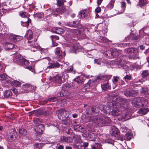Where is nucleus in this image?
Wrapping results in <instances>:
<instances>
[{"mask_svg":"<svg viewBox=\"0 0 149 149\" xmlns=\"http://www.w3.org/2000/svg\"><path fill=\"white\" fill-rule=\"evenodd\" d=\"M51 38L52 39V41H53V39H55L56 40H58L59 39V37L56 36H51Z\"/></svg>","mask_w":149,"mask_h":149,"instance_id":"64","label":"nucleus"},{"mask_svg":"<svg viewBox=\"0 0 149 149\" xmlns=\"http://www.w3.org/2000/svg\"><path fill=\"white\" fill-rule=\"evenodd\" d=\"M20 15L22 17H24L26 19L21 22L22 25L23 26L27 27L29 23L31 21V19L29 18L28 13L25 12L22 13L20 14Z\"/></svg>","mask_w":149,"mask_h":149,"instance_id":"6","label":"nucleus"},{"mask_svg":"<svg viewBox=\"0 0 149 149\" xmlns=\"http://www.w3.org/2000/svg\"><path fill=\"white\" fill-rule=\"evenodd\" d=\"M101 86L103 90H107L111 88V86L109 85L108 81L102 83Z\"/></svg>","mask_w":149,"mask_h":149,"instance_id":"17","label":"nucleus"},{"mask_svg":"<svg viewBox=\"0 0 149 149\" xmlns=\"http://www.w3.org/2000/svg\"><path fill=\"white\" fill-rule=\"evenodd\" d=\"M125 50H126L127 52L130 54L133 53L135 52H137V49L134 47L129 48L127 49H125Z\"/></svg>","mask_w":149,"mask_h":149,"instance_id":"35","label":"nucleus"},{"mask_svg":"<svg viewBox=\"0 0 149 149\" xmlns=\"http://www.w3.org/2000/svg\"><path fill=\"white\" fill-rule=\"evenodd\" d=\"M149 74V73L147 70L143 71L141 73V75L143 77H147Z\"/></svg>","mask_w":149,"mask_h":149,"instance_id":"48","label":"nucleus"},{"mask_svg":"<svg viewBox=\"0 0 149 149\" xmlns=\"http://www.w3.org/2000/svg\"><path fill=\"white\" fill-rule=\"evenodd\" d=\"M130 116L128 115V113L126 112L125 113L124 115H123L121 118H119V120H122L123 121H125L128 119H130Z\"/></svg>","mask_w":149,"mask_h":149,"instance_id":"25","label":"nucleus"},{"mask_svg":"<svg viewBox=\"0 0 149 149\" xmlns=\"http://www.w3.org/2000/svg\"><path fill=\"white\" fill-rule=\"evenodd\" d=\"M91 146L92 149H102L101 145L97 143H95Z\"/></svg>","mask_w":149,"mask_h":149,"instance_id":"34","label":"nucleus"},{"mask_svg":"<svg viewBox=\"0 0 149 149\" xmlns=\"http://www.w3.org/2000/svg\"><path fill=\"white\" fill-rule=\"evenodd\" d=\"M121 7L122 8V12L123 13L126 7V3L125 2H121Z\"/></svg>","mask_w":149,"mask_h":149,"instance_id":"53","label":"nucleus"},{"mask_svg":"<svg viewBox=\"0 0 149 149\" xmlns=\"http://www.w3.org/2000/svg\"><path fill=\"white\" fill-rule=\"evenodd\" d=\"M94 83V81H91L90 80H89L88 82L86 85V86L87 87L85 88V89L86 91H88V89L90 88V87H92Z\"/></svg>","mask_w":149,"mask_h":149,"instance_id":"33","label":"nucleus"},{"mask_svg":"<svg viewBox=\"0 0 149 149\" xmlns=\"http://www.w3.org/2000/svg\"><path fill=\"white\" fill-rule=\"evenodd\" d=\"M3 93V95L6 98L11 97L13 95L12 91L11 90H5Z\"/></svg>","mask_w":149,"mask_h":149,"instance_id":"19","label":"nucleus"},{"mask_svg":"<svg viewBox=\"0 0 149 149\" xmlns=\"http://www.w3.org/2000/svg\"><path fill=\"white\" fill-rule=\"evenodd\" d=\"M117 63L118 65H120L122 68L125 69H127V67L125 65V62L123 60H118Z\"/></svg>","mask_w":149,"mask_h":149,"instance_id":"29","label":"nucleus"},{"mask_svg":"<svg viewBox=\"0 0 149 149\" xmlns=\"http://www.w3.org/2000/svg\"><path fill=\"white\" fill-rule=\"evenodd\" d=\"M140 92L142 93H144L146 95L148 94L149 93V90L146 88H142L140 90Z\"/></svg>","mask_w":149,"mask_h":149,"instance_id":"43","label":"nucleus"},{"mask_svg":"<svg viewBox=\"0 0 149 149\" xmlns=\"http://www.w3.org/2000/svg\"><path fill=\"white\" fill-rule=\"evenodd\" d=\"M133 53L134 54L130 56V58L134 59H135L137 58H138V56L137 52H135Z\"/></svg>","mask_w":149,"mask_h":149,"instance_id":"50","label":"nucleus"},{"mask_svg":"<svg viewBox=\"0 0 149 149\" xmlns=\"http://www.w3.org/2000/svg\"><path fill=\"white\" fill-rule=\"evenodd\" d=\"M26 68L32 72L34 70V67L33 66H29L27 67Z\"/></svg>","mask_w":149,"mask_h":149,"instance_id":"60","label":"nucleus"},{"mask_svg":"<svg viewBox=\"0 0 149 149\" xmlns=\"http://www.w3.org/2000/svg\"><path fill=\"white\" fill-rule=\"evenodd\" d=\"M33 33L31 30H29L27 32L25 36L27 38L28 41H30L32 38Z\"/></svg>","mask_w":149,"mask_h":149,"instance_id":"21","label":"nucleus"},{"mask_svg":"<svg viewBox=\"0 0 149 149\" xmlns=\"http://www.w3.org/2000/svg\"><path fill=\"white\" fill-rule=\"evenodd\" d=\"M112 75H105L103 77V79L105 81H108V80L110 79Z\"/></svg>","mask_w":149,"mask_h":149,"instance_id":"46","label":"nucleus"},{"mask_svg":"<svg viewBox=\"0 0 149 149\" xmlns=\"http://www.w3.org/2000/svg\"><path fill=\"white\" fill-rule=\"evenodd\" d=\"M60 141L61 142L66 143H72L73 141V139L71 137H66L63 136L61 137Z\"/></svg>","mask_w":149,"mask_h":149,"instance_id":"15","label":"nucleus"},{"mask_svg":"<svg viewBox=\"0 0 149 149\" xmlns=\"http://www.w3.org/2000/svg\"><path fill=\"white\" fill-rule=\"evenodd\" d=\"M111 132L113 135L114 136H118L119 135V131L118 129H116L115 126H113L112 128V129L111 130Z\"/></svg>","mask_w":149,"mask_h":149,"instance_id":"30","label":"nucleus"},{"mask_svg":"<svg viewBox=\"0 0 149 149\" xmlns=\"http://www.w3.org/2000/svg\"><path fill=\"white\" fill-rule=\"evenodd\" d=\"M7 75L5 73L0 75V80H1L6 79Z\"/></svg>","mask_w":149,"mask_h":149,"instance_id":"55","label":"nucleus"},{"mask_svg":"<svg viewBox=\"0 0 149 149\" xmlns=\"http://www.w3.org/2000/svg\"><path fill=\"white\" fill-rule=\"evenodd\" d=\"M95 62L97 63L98 65H102L103 64V63L102 60L100 59H97L96 60H95Z\"/></svg>","mask_w":149,"mask_h":149,"instance_id":"54","label":"nucleus"},{"mask_svg":"<svg viewBox=\"0 0 149 149\" xmlns=\"http://www.w3.org/2000/svg\"><path fill=\"white\" fill-rule=\"evenodd\" d=\"M21 84L19 82L15 80H13L11 82V85L15 87L19 86L21 85Z\"/></svg>","mask_w":149,"mask_h":149,"instance_id":"37","label":"nucleus"},{"mask_svg":"<svg viewBox=\"0 0 149 149\" xmlns=\"http://www.w3.org/2000/svg\"><path fill=\"white\" fill-rule=\"evenodd\" d=\"M115 1V0H111L107 6V7L109 9H112L113 7Z\"/></svg>","mask_w":149,"mask_h":149,"instance_id":"39","label":"nucleus"},{"mask_svg":"<svg viewBox=\"0 0 149 149\" xmlns=\"http://www.w3.org/2000/svg\"><path fill=\"white\" fill-rule=\"evenodd\" d=\"M73 70L72 67L71 66L68 67L67 70V72L68 73L70 72Z\"/></svg>","mask_w":149,"mask_h":149,"instance_id":"62","label":"nucleus"},{"mask_svg":"<svg viewBox=\"0 0 149 149\" xmlns=\"http://www.w3.org/2000/svg\"><path fill=\"white\" fill-rule=\"evenodd\" d=\"M43 126L42 124H40L36 126V131L38 133H39L40 134L42 133L43 130H44Z\"/></svg>","mask_w":149,"mask_h":149,"instance_id":"22","label":"nucleus"},{"mask_svg":"<svg viewBox=\"0 0 149 149\" xmlns=\"http://www.w3.org/2000/svg\"><path fill=\"white\" fill-rule=\"evenodd\" d=\"M8 35L9 36V40L12 42H15L16 39L15 35L10 33Z\"/></svg>","mask_w":149,"mask_h":149,"instance_id":"42","label":"nucleus"},{"mask_svg":"<svg viewBox=\"0 0 149 149\" xmlns=\"http://www.w3.org/2000/svg\"><path fill=\"white\" fill-rule=\"evenodd\" d=\"M11 132L10 134L7 135L8 139L10 141L12 142L16 138L17 135L16 134V132L13 130H11Z\"/></svg>","mask_w":149,"mask_h":149,"instance_id":"14","label":"nucleus"},{"mask_svg":"<svg viewBox=\"0 0 149 149\" xmlns=\"http://www.w3.org/2000/svg\"><path fill=\"white\" fill-rule=\"evenodd\" d=\"M78 16L81 19H85L87 20H88L90 19V14L86 10H82L79 13Z\"/></svg>","mask_w":149,"mask_h":149,"instance_id":"7","label":"nucleus"},{"mask_svg":"<svg viewBox=\"0 0 149 149\" xmlns=\"http://www.w3.org/2000/svg\"><path fill=\"white\" fill-rule=\"evenodd\" d=\"M136 92L134 90H130L126 91L125 95L127 97H132L136 95Z\"/></svg>","mask_w":149,"mask_h":149,"instance_id":"18","label":"nucleus"},{"mask_svg":"<svg viewBox=\"0 0 149 149\" xmlns=\"http://www.w3.org/2000/svg\"><path fill=\"white\" fill-rule=\"evenodd\" d=\"M147 104V100L143 97H135L132 101V105L136 108L146 106Z\"/></svg>","mask_w":149,"mask_h":149,"instance_id":"4","label":"nucleus"},{"mask_svg":"<svg viewBox=\"0 0 149 149\" xmlns=\"http://www.w3.org/2000/svg\"><path fill=\"white\" fill-rule=\"evenodd\" d=\"M119 108L118 107H111V109H112V111H111L112 115L117 116L121 114L122 111L120 109H119Z\"/></svg>","mask_w":149,"mask_h":149,"instance_id":"13","label":"nucleus"},{"mask_svg":"<svg viewBox=\"0 0 149 149\" xmlns=\"http://www.w3.org/2000/svg\"><path fill=\"white\" fill-rule=\"evenodd\" d=\"M111 55L114 56H116L119 55V51L116 49H114L111 53Z\"/></svg>","mask_w":149,"mask_h":149,"instance_id":"45","label":"nucleus"},{"mask_svg":"<svg viewBox=\"0 0 149 149\" xmlns=\"http://www.w3.org/2000/svg\"><path fill=\"white\" fill-rule=\"evenodd\" d=\"M120 131L123 132H126V133L129 132L130 130L127 129V127L125 126H123L120 128Z\"/></svg>","mask_w":149,"mask_h":149,"instance_id":"41","label":"nucleus"},{"mask_svg":"<svg viewBox=\"0 0 149 149\" xmlns=\"http://www.w3.org/2000/svg\"><path fill=\"white\" fill-rule=\"evenodd\" d=\"M17 62L22 66L27 65L29 64V62L21 55H18L17 59Z\"/></svg>","mask_w":149,"mask_h":149,"instance_id":"9","label":"nucleus"},{"mask_svg":"<svg viewBox=\"0 0 149 149\" xmlns=\"http://www.w3.org/2000/svg\"><path fill=\"white\" fill-rule=\"evenodd\" d=\"M149 109L147 108H143L140 109L138 111V113L140 114L144 115L149 111Z\"/></svg>","mask_w":149,"mask_h":149,"instance_id":"27","label":"nucleus"},{"mask_svg":"<svg viewBox=\"0 0 149 149\" xmlns=\"http://www.w3.org/2000/svg\"><path fill=\"white\" fill-rule=\"evenodd\" d=\"M72 32L75 35H79L81 34L80 32L79 29H76L72 30Z\"/></svg>","mask_w":149,"mask_h":149,"instance_id":"52","label":"nucleus"},{"mask_svg":"<svg viewBox=\"0 0 149 149\" xmlns=\"http://www.w3.org/2000/svg\"><path fill=\"white\" fill-rule=\"evenodd\" d=\"M119 79L118 77H113V80L112 81L113 82V84H115L116 82H118V79Z\"/></svg>","mask_w":149,"mask_h":149,"instance_id":"58","label":"nucleus"},{"mask_svg":"<svg viewBox=\"0 0 149 149\" xmlns=\"http://www.w3.org/2000/svg\"><path fill=\"white\" fill-rule=\"evenodd\" d=\"M5 47L6 50H10L14 47V45L11 43L7 42L6 43Z\"/></svg>","mask_w":149,"mask_h":149,"instance_id":"31","label":"nucleus"},{"mask_svg":"<svg viewBox=\"0 0 149 149\" xmlns=\"http://www.w3.org/2000/svg\"><path fill=\"white\" fill-rule=\"evenodd\" d=\"M67 25L70 27H78L81 28V26L80 23V20H76L67 23Z\"/></svg>","mask_w":149,"mask_h":149,"instance_id":"11","label":"nucleus"},{"mask_svg":"<svg viewBox=\"0 0 149 149\" xmlns=\"http://www.w3.org/2000/svg\"><path fill=\"white\" fill-rule=\"evenodd\" d=\"M57 100L58 99L56 97H52L50 98H48L46 100L43 101V104H45L47 103L48 101L54 102L57 101Z\"/></svg>","mask_w":149,"mask_h":149,"instance_id":"32","label":"nucleus"},{"mask_svg":"<svg viewBox=\"0 0 149 149\" xmlns=\"http://www.w3.org/2000/svg\"><path fill=\"white\" fill-rule=\"evenodd\" d=\"M97 107L99 108V110H101V111H103L104 113H107V111H106L105 110V108H106L107 110H109L110 111L111 110V109L110 108L109 109H108V108H107V107H105V106H104L103 105H100L99 106V107H97V106H94L93 107Z\"/></svg>","mask_w":149,"mask_h":149,"instance_id":"26","label":"nucleus"},{"mask_svg":"<svg viewBox=\"0 0 149 149\" xmlns=\"http://www.w3.org/2000/svg\"><path fill=\"white\" fill-rule=\"evenodd\" d=\"M62 11L59 8H56L54 9L53 10L51 9H49L47 10V13H51L53 15H56L59 13H61Z\"/></svg>","mask_w":149,"mask_h":149,"instance_id":"16","label":"nucleus"},{"mask_svg":"<svg viewBox=\"0 0 149 149\" xmlns=\"http://www.w3.org/2000/svg\"><path fill=\"white\" fill-rule=\"evenodd\" d=\"M51 63L53 68H56L59 67L60 64L57 62L52 63Z\"/></svg>","mask_w":149,"mask_h":149,"instance_id":"56","label":"nucleus"},{"mask_svg":"<svg viewBox=\"0 0 149 149\" xmlns=\"http://www.w3.org/2000/svg\"><path fill=\"white\" fill-rule=\"evenodd\" d=\"M55 53L56 56V58L59 61L62 58L65 56V54L64 51L63 52L60 47L56 48L55 50Z\"/></svg>","mask_w":149,"mask_h":149,"instance_id":"5","label":"nucleus"},{"mask_svg":"<svg viewBox=\"0 0 149 149\" xmlns=\"http://www.w3.org/2000/svg\"><path fill=\"white\" fill-rule=\"evenodd\" d=\"M101 9L100 7H97L95 10V11L96 13H98L100 12Z\"/></svg>","mask_w":149,"mask_h":149,"instance_id":"61","label":"nucleus"},{"mask_svg":"<svg viewBox=\"0 0 149 149\" xmlns=\"http://www.w3.org/2000/svg\"><path fill=\"white\" fill-rule=\"evenodd\" d=\"M58 116L59 119L62 121V123L64 125H70L71 121L69 117L67 114V112L64 109H61L57 111Z\"/></svg>","mask_w":149,"mask_h":149,"instance_id":"2","label":"nucleus"},{"mask_svg":"<svg viewBox=\"0 0 149 149\" xmlns=\"http://www.w3.org/2000/svg\"><path fill=\"white\" fill-rule=\"evenodd\" d=\"M80 77H77L75 79H74V81L77 82V83H80L81 81V80L80 79Z\"/></svg>","mask_w":149,"mask_h":149,"instance_id":"59","label":"nucleus"},{"mask_svg":"<svg viewBox=\"0 0 149 149\" xmlns=\"http://www.w3.org/2000/svg\"><path fill=\"white\" fill-rule=\"evenodd\" d=\"M15 37L16 39L15 42L19 41L22 39V37L19 36L15 35Z\"/></svg>","mask_w":149,"mask_h":149,"instance_id":"57","label":"nucleus"},{"mask_svg":"<svg viewBox=\"0 0 149 149\" xmlns=\"http://www.w3.org/2000/svg\"><path fill=\"white\" fill-rule=\"evenodd\" d=\"M57 5L58 6H60L63 4L64 3L65 1V0H56Z\"/></svg>","mask_w":149,"mask_h":149,"instance_id":"47","label":"nucleus"},{"mask_svg":"<svg viewBox=\"0 0 149 149\" xmlns=\"http://www.w3.org/2000/svg\"><path fill=\"white\" fill-rule=\"evenodd\" d=\"M109 98L110 99L111 102H108L107 103V109L108 108V109H109L111 107L114 108H120L121 107L120 103L119 102H116V101H121V98L119 97L118 98V96L113 95L110 96Z\"/></svg>","mask_w":149,"mask_h":149,"instance_id":"3","label":"nucleus"},{"mask_svg":"<svg viewBox=\"0 0 149 149\" xmlns=\"http://www.w3.org/2000/svg\"><path fill=\"white\" fill-rule=\"evenodd\" d=\"M36 88V86H32L28 84H26L23 86L24 93H27L28 91H33Z\"/></svg>","mask_w":149,"mask_h":149,"instance_id":"12","label":"nucleus"},{"mask_svg":"<svg viewBox=\"0 0 149 149\" xmlns=\"http://www.w3.org/2000/svg\"><path fill=\"white\" fill-rule=\"evenodd\" d=\"M51 81L56 83L57 85L59 86L64 80V78L63 76L56 75L55 77L51 78Z\"/></svg>","mask_w":149,"mask_h":149,"instance_id":"8","label":"nucleus"},{"mask_svg":"<svg viewBox=\"0 0 149 149\" xmlns=\"http://www.w3.org/2000/svg\"><path fill=\"white\" fill-rule=\"evenodd\" d=\"M132 137V134L130 132H128L125 134V140L130 141Z\"/></svg>","mask_w":149,"mask_h":149,"instance_id":"38","label":"nucleus"},{"mask_svg":"<svg viewBox=\"0 0 149 149\" xmlns=\"http://www.w3.org/2000/svg\"><path fill=\"white\" fill-rule=\"evenodd\" d=\"M43 16V15L42 13H38L35 15V17L38 19H40Z\"/></svg>","mask_w":149,"mask_h":149,"instance_id":"51","label":"nucleus"},{"mask_svg":"<svg viewBox=\"0 0 149 149\" xmlns=\"http://www.w3.org/2000/svg\"><path fill=\"white\" fill-rule=\"evenodd\" d=\"M28 45L30 47L32 51L35 52L36 51L39 46L36 41H28Z\"/></svg>","mask_w":149,"mask_h":149,"instance_id":"10","label":"nucleus"},{"mask_svg":"<svg viewBox=\"0 0 149 149\" xmlns=\"http://www.w3.org/2000/svg\"><path fill=\"white\" fill-rule=\"evenodd\" d=\"M43 146V143H37L35 144V146L39 149H41Z\"/></svg>","mask_w":149,"mask_h":149,"instance_id":"49","label":"nucleus"},{"mask_svg":"<svg viewBox=\"0 0 149 149\" xmlns=\"http://www.w3.org/2000/svg\"><path fill=\"white\" fill-rule=\"evenodd\" d=\"M99 112V108L97 107L88 108L86 111V114L88 115L87 120L89 122L96 123L100 126L111 122L109 117L103 114L98 115Z\"/></svg>","mask_w":149,"mask_h":149,"instance_id":"1","label":"nucleus"},{"mask_svg":"<svg viewBox=\"0 0 149 149\" xmlns=\"http://www.w3.org/2000/svg\"><path fill=\"white\" fill-rule=\"evenodd\" d=\"M19 136L21 137H24L27 135V132L26 130L23 128H20L19 130Z\"/></svg>","mask_w":149,"mask_h":149,"instance_id":"23","label":"nucleus"},{"mask_svg":"<svg viewBox=\"0 0 149 149\" xmlns=\"http://www.w3.org/2000/svg\"><path fill=\"white\" fill-rule=\"evenodd\" d=\"M52 32L54 33L58 34H61L63 33V30L61 28L56 27L52 29Z\"/></svg>","mask_w":149,"mask_h":149,"instance_id":"20","label":"nucleus"},{"mask_svg":"<svg viewBox=\"0 0 149 149\" xmlns=\"http://www.w3.org/2000/svg\"><path fill=\"white\" fill-rule=\"evenodd\" d=\"M79 47H79L78 45L77 44H74L73 48L71 49H73L72 50H71V52H72L76 53L77 51L79 48Z\"/></svg>","mask_w":149,"mask_h":149,"instance_id":"40","label":"nucleus"},{"mask_svg":"<svg viewBox=\"0 0 149 149\" xmlns=\"http://www.w3.org/2000/svg\"><path fill=\"white\" fill-rule=\"evenodd\" d=\"M125 80L127 79L128 80H130L132 78L131 76L130 75H126L124 77Z\"/></svg>","mask_w":149,"mask_h":149,"instance_id":"63","label":"nucleus"},{"mask_svg":"<svg viewBox=\"0 0 149 149\" xmlns=\"http://www.w3.org/2000/svg\"><path fill=\"white\" fill-rule=\"evenodd\" d=\"M74 141L76 143H80L81 141V136L80 135L74 134L73 136Z\"/></svg>","mask_w":149,"mask_h":149,"instance_id":"28","label":"nucleus"},{"mask_svg":"<svg viewBox=\"0 0 149 149\" xmlns=\"http://www.w3.org/2000/svg\"><path fill=\"white\" fill-rule=\"evenodd\" d=\"M49 64V63H48ZM49 65L46 68L45 67L43 68L44 70L46 72H48L50 69L53 68L52 65L51 63H49Z\"/></svg>","mask_w":149,"mask_h":149,"instance_id":"44","label":"nucleus"},{"mask_svg":"<svg viewBox=\"0 0 149 149\" xmlns=\"http://www.w3.org/2000/svg\"><path fill=\"white\" fill-rule=\"evenodd\" d=\"M74 128L75 130L77 131H80L83 132L84 131L85 129L83 127L78 125H74Z\"/></svg>","mask_w":149,"mask_h":149,"instance_id":"24","label":"nucleus"},{"mask_svg":"<svg viewBox=\"0 0 149 149\" xmlns=\"http://www.w3.org/2000/svg\"><path fill=\"white\" fill-rule=\"evenodd\" d=\"M147 2L146 0H139L137 5L140 7L144 6L146 5Z\"/></svg>","mask_w":149,"mask_h":149,"instance_id":"36","label":"nucleus"}]
</instances>
